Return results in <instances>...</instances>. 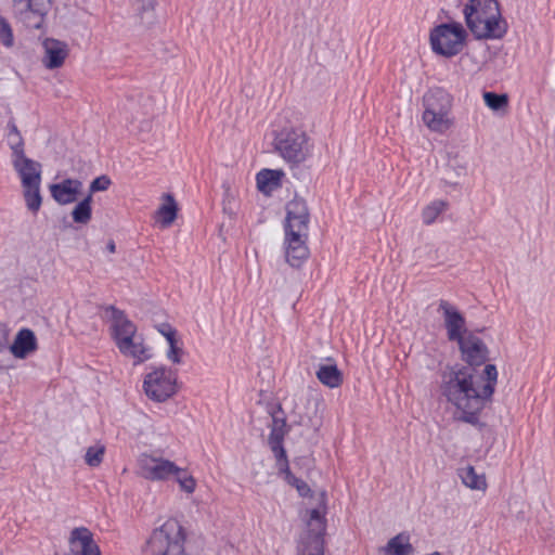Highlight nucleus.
Here are the masks:
<instances>
[{
	"label": "nucleus",
	"instance_id": "38",
	"mask_svg": "<svg viewBox=\"0 0 555 555\" xmlns=\"http://www.w3.org/2000/svg\"><path fill=\"white\" fill-rule=\"evenodd\" d=\"M9 333L5 325L0 323V347L8 345Z\"/></svg>",
	"mask_w": 555,
	"mask_h": 555
},
{
	"label": "nucleus",
	"instance_id": "30",
	"mask_svg": "<svg viewBox=\"0 0 555 555\" xmlns=\"http://www.w3.org/2000/svg\"><path fill=\"white\" fill-rule=\"evenodd\" d=\"M104 453V446L89 447L85 455L86 463L91 467L99 466L103 461Z\"/></svg>",
	"mask_w": 555,
	"mask_h": 555
},
{
	"label": "nucleus",
	"instance_id": "1",
	"mask_svg": "<svg viewBox=\"0 0 555 555\" xmlns=\"http://www.w3.org/2000/svg\"><path fill=\"white\" fill-rule=\"evenodd\" d=\"M464 365L449 366L441 374V393L453 404L459 414L455 418L482 429L479 414L491 400L498 370L494 364H486L489 349L483 340L469 332L457 341Z\"/></svg>",
	"mask_w": 555,
	"mask_h": 555
},
{
	"label": "nucleus",
	"instance_id": "11",
	"mask_svg": "<svg viewBox=\"0 0 555 555\" xmlns=\"http://www.w3.org/2000/svg\"><path fill=\"white\" fill-rule=\"evenodd\" d=\"M139 475L147 480H166L181 472L173 462L162 457L142 454L138 461Z\"/></svg>",
	"mask_w": 555,
	"mask_h": 555
},
{
	"label": "nucleus",
	"instance_id": "17",
	"mask_svg": "<svg viewBox=\"0 0 555 555\" xmlns=\"http://www.w3.org/2000/svg\"><path fill=\"white\" fill-rule=\"evenodd\" d=\"M10 347L15 358H27L38 349L37 337L34 331L27 327L20 330Z\"/></svg>",
	"mask_w": 555,
	"mask_h": 555
},
{
	"label": "nucleus",
	"instance_id": "29",
	"mask_svg": "<svg viewBox=\"0 0 555 555\" xmlns=\"http://www.w3.org/2000/svg\"><path fill=\"white\" fill-rule=\"evenodd\" d=\"M486 105L494 112L503 111L508 106V95L506 93H496L492 91L483 92Z\"/></svg>",
	"mask_w": 555,
	"mask_h": 555
},
{
	"label": "nucleus",
	"instance_id": "44",
	"mask_svg": "<svg viewBox=\"0 0 555 555\" xmlns=\"http://www.w3.org/2000/svg\"><path fill=\"white\" fill-rule=\"evenodd\" d=\"M149 4H152V0H149Z\"/></svg>",
	"mask_w": 555,
	"mask_h": 555
},
{
	"label": "nucleus",
	"instance_id": "14",
	"mask_svg": "<svg viewBox=\"0 0 555 555\" xmlns=\"http://www.w3.org/2000/svg\"><path fill=\"white\" fill-rule=\"evenodd\" d=\"M82 182L77 179L67 178L59 183L50 185L53 199L60 205L75 203L81 193Z\"/></svg>",
	"mask_w": 555,
	"mask_h": 555
},
{
	"label": "nucleus",
	"instance_id": "12",
	"mask_svg": "<svg viewBox=\"0 0 555 555\" xmlns=\"http://www.w3.org/2000/svg\"><path fill=\"white\" fill-rule=\"evenodd\" d=\"M272 416L271 431L268 438V444L273 452L276 462L281 463L287 456L286 450L284 449L283 441L285 436L288 434L291 426L287 425L286 417L282 405L279 403L270 411Z\"/></svg>",
	"mask_w": 555,
	"mask_h": 555
},
{
	"label": "nucleus",
	"instance_id": "35",
	"mask_svg": "<svg viewBox=\"0 0 555 555\" xmlns=\"http://www.w3.org/2000/svg\"><path fill=\"white\" fill-rule=\"evenodd\" d=\"M111 183L112 181L107 176H100L90 183L89 194L92 195L95 192L106 191L109 188Z\"/></svg>",
	"mask_w": 555,
	"mask_h": 555
},
{
	"label": "nucleus",
	"instance_id": "26",
	"mask_svg": "<svg viewBox=\"0 0 555 555\" xmlns=\"http://www.w3.org/2000/svg\"><path fill=\"white\" fill-rule=\"evenodd\" d=\"M92 196L88 194L83 199L78 202L72 210V218L76 223L87 224L92 217Z\"/></svg>",
	"mask_w": 555,
	"mask_h": 555
},
{
	"label": "nucleus",
	"instance_id": "42",
	"mask_svg": "<svg viewBox=\"0 0 555 555\" xmlns=\"http://www.w3.org/2000/svg\"><path fill=\"white\" fill-rule=\"evenodd\" d=\"M485 328H476L475 331H472L474 334L475 333H482Z\"/></svg>",
	"mask_w": 555,
	"mask_h": 555
},
{
	"label": "nucleus",
	"instance_id": "13",
	"mask_svg": "<svg viewBox=\"0 0 555 555\" xmlns=\"http://www.w3.org/2000/svg\"><path fill=\"white\" fill-rule=\"evenodd\" d=\"M439 311H442L443 313L444 326L450 341L457 343L462 340L467 333H469L465 328V318L449 301L441 299L439 302Z\"/></svg>",
	"mask_w": 555,
	"mask_h": 555
},
{
	"label": "nucleus",
	"instance_id": "10",
	"mask_svg": "<svg viewBox=\"0 0 555 555\" xmlns=\"http://www.w3.org/2000/svg\"><path fill=\"white\" fill-rule=\"evenodd\" d=\"M177 372L165 366L155 369L146 374L143 388L146 396L156 401L164 402L176 393Z\"/></svg>",
	"mask_w": 555,
	"mask_h": 555
},
{
	"label": "nucleus",
	"instance_id": "31",
	"mask_svg": "<svg viewBox=\"0 0 555 555\" xmlns=\"http://www.w3.org/2000/svg\"><path fill=\"white\" fill-rule=\"evenodd\" d=\"M0 42L7 48H11L14 44V36H13L12 27H11L10 23L8 22V20L4 18L1 14H0Z\"/></svg>",
	"mask_w": 555,
	"mask_h": 555
},
{
	"label": "nucleus",
	"instance_id": "40",
	"mask_svg": "<svg viewBox=\"0 0 555 555\" xmlns=\"http://www.w3.org/2000/svg\"><path fill=\"white\" fill-rule=\"evenodd\" d=\"M8 135H11V134H14L16 132H20V130L17 129V126L15 124V121L13 119L9 120L8 121Z\"/></svg>",
	"mask_w": 555,
	"mask_h": 555
},
{
	"label": "nucleus",
	"instance_id": "22",
	"mask_svg": "<svg viewBox=\"0 0 555 555\" xmlns=\"http://www.w3.org/2000/svg\"><path fill=\"white\" fill-rule=\"evenodd\" d=\"M409 535L399 533L391 538L384 551L387 555H412L414 553L413 545L409 542Z\"/></svg>",
	"mask_w": 555,
	"mask_h": 555
},
{
	"label": "nucleus",
	"instance_id": "19",
	"mask_svg": "<svg viewBox=\"0 0 555 555\" xmlns=\"http://www.w3.org/2000/svg\"><path fill=\"white\" fill-rule=\"evenodd\" d=\"M70 544H80V555H101L99 545L94 542L91 531L85 527L75 528L70 532Z\"/></svg>",
	"mask_w": 555,
	"mask_h": 555
},
{
	"label": "nucleus",
	"instance_id": "4",
	"mask_svg": "<svg viewBox=\"0 0 555 555\" xmlns=\"http://www.w3.org/2000/svg\"><path fill=\"white\" fill-rule=\"evenodd\" d=\"M111 313V335L119 351L135 359L138 362L147 360L151 356L145 348L142 337L137 335V325L128 319L125 311L109 305L104 308Z\"/></svg>",
	"mask_w": 555,
	"mask_h": 555
},
{
	"label": "nucleus",
	"instance_id": "28",
	"mask_svg": "<svg viewBox=\"0 0 555 555\" xmlns=\"http://www.w3.org/2000/svg\"><path fill=\"white\" fill-rule=\"evenodd\" d=\"M448 207V203L446 201L437 199L427 205L422 212L423 222L425 224H431L436 221L441 212H443Z\"/></svg>",
	"mask_w": 555,
	"mask_h": 555
},
{
	"label": "nucleus",
	"instance_id": "23",
	"mask_svg": "<svg viewBox=\"0 0 555 555\" xmlns=\"http://www.w3.org/2000/svg\"><path fill=\"white\" fill-rule=\"evenodd\" d=\"M318 379L330 388L338 387L343 383L341 372L336 364H322L317 371Z\"/></svg>",
	"mask_w": 555,
	"mask_h": 555
},
{
	"label": "nucleus",
	"instance_id": "32",
	"mask_svg": "<svg viewBox=\"0 0 555 555\" xmlns=\"http://www.w3.org/2000/svg\"><path fill=\"white\" fill-rule=\"evenodd\" d=\"M176 476V480L178 481L181 490L186 493H193L196 487V481L193 476L189 475L184 469L181 468L180 473L172 474Z\"/></svg>",
	"mask_w": 555,
	"mask_h": 555
},
{
	"label": "nucleus",
	"instance_id": "24",
	"mask_svg": "<svg viewBox=\"0 0 555 555\" xmlns=\"http://www.w3.org/2000/svg\"><path fill=\"white\" fill-rule=\"evenodd\" d=\"M165 203L157 209L156 215L163 227H169L177 218L178 206L171 194H165Z\"/></svg>",
	"mask_w": 555,
	"mask_h": 555
},
{
	"label": "nucleus",
	"instance_id": "5",
	"mask_svg": "<svg viewBox=\"0 0 555 555\" xmlns=\"http://www.w3.org/2000/svg\"><path fill=\"white\" fill-rule=\"evenodd\" d=\"M185 529L177 519H168L160 527L155 528L145 546L143 555H186Z\"/></svg>",
	"mask_w": 555,
	"mask_h": 555
},
{
	"label": "nucleus",
	"instance_id": "37",
	"mask_svg": "<svg viewBox=\"0 0 555 555\" xmlns=\"http://www.w3.org/2000/svg\"><path fill=\"white\" fill-rule=\"evenodd\" d=\"M156 328L165 338L169 335V332H175L176 330L169 323H160Z\"/></svg>",
	"mask_w": 555,
	"mask_h": 555
},
{
	"label": "nucleus",
	"instance_id": "3",
	"mask_svg": "<svg viewBox=\"0 0 555 555\" xmlns=\"http://www.w3.org/2000/svg\"><path fill=\"white\" fill-rule=\"evenodd\" d=\"M462 13L476 40H500L507 34L508 24L498 0H468Z\"/></svg>",
	"mask_w": 555,
	"mask_h": 555
},
{
	"label": "nucleus",
	"instance_id": "39",
	"mask_svg": "<svg viewBox=\"0 0 555 555\" xmlns=\"http://www.w3.org/2000/svg\"><path fill=\"white\" fill-rule=\"evenodd\" d=\"M166 340L169 347H172V345H178L177 331L175 330V332H169V335L166 337Z\"/></svg>",
	"mask_w": 555,
	"mask_h": 555
},
{
	"label": "nucleus",
	"instance_id": "25",
	"mask_svg": "<svg viewBox=\"0 0 555 555\" xmlns=\"http://www.w3.org/2000/svg\"><path fill=\"white\" fill-rule=\"evenodd\" d=\"M459 476L462 479V482L470 489L485 490L487 488L485 476L478 475L475 468L470 465L461 468L459 470Z\"/></svg>",
	"mask_w": 555,
	"mask_h": 555
},
{
	"label": "nucleus",
	"instance_id": "34",
	"mask_svg": "<svg viewBox=\"0 0 555 555\" xmlns=\"http://www.w3.org/2000/svg\"><path fill=\"white\" fill-rule=\"evenodd\" d=\"M14 356L11 351V347L8 348L7 345L0 347V371H5L13 367Z\"/></svg>",
	"mask_w": 555,
	"mask_h": 555
},
{
	"label": "nucleus",
	"instance_id": "8",
	"mask_svg": "<svg viewBox=\"0 0 555 555\" xmlns=\"http://www.w3.org/2000/svg\"><path fill=\"white\" fill-rule=\"evenodd\" d=\"M425 111L423 113L424 124L435 132L443 133L453 124L450 118L453 98L442 88L429 90L424 95Z\"/></svg>",
	"mask_w": 555,
	"mask_h": 555
},
{
	"label": "nucleus",
	"instance_id": "7",
	"mask_svg": "<svg viewBox=\"0 0 555 555\" xmlns=\"http://www.w3.org/2000/svg\"><path fill=\"white\" fill-rule=\"evenodd\" d=\"M276 153L292 167L306 162L311 155V145L306 131L298 127H284L274 137Z\"/></svg>",
	"mask_w": 555,
	"mask_h": 555
},
{
	"label": "nucleus",
	"instance_id": "6",
	"mask_svg": "<svg viewBox=\"0 0 555 555\" xmlns=\"http://www.w3.org/2000/svg\"><path fill=\"white\" fill-rule=\"evenodd\" d=\"M467 38V29L455 21L436 25L429 33L433 52L447 59L460 54L466 46Z\"/></svg>",
	"mask_w": 555,
	"mask_h": 555
},
{
	"label": "nucleus",
	"instance_id": "27",
	"mask_svg": "<svg viewBox=\"0 0 555 555\" xmlns=\"http://www.w3.org/2000/svg\"><path fill=\"white\" fill-rule=\"evenodd\" d=\"M40 183H31V185H24L23 195L26 203V207L31 212L36 214L42 204V196L40 194Z\"/></svg>",
	"mask_w": 555,
	"mask_h": 555
},
{
	"label": "nucleus",
	"instance_id": "43",
	"mask_svg": "<svg viewBox=\"0 0 555 555\" xmlns=\"http://www.w3.org/2000/svg\"><path fill=\"white\" fill-rule=\"evenodd\" d=\"M464 172V167H461L460 171H457V176L462 175Z\"/></svg>",
	"mask_w": 555,
	"mask_h": 555
},
{
	"label": "nucleus",
	"instance_id": "33",
	"mask_svg": "<svg viewBox=\"0 0 555 555\" xmlns=\"http://www.w3.org/2000/svg\"><path fill=\"white\" fill-rule=\"evenodd\" d=\"M8 143L10 149L12 150V157L17 158L25 155L24 152V139L21 132H16L14 134L8 135Z\"/></svg>",
	"mask_w": 555,
	"mask_h": 555
},
{
	"label": "nucleus",
	"instance_id": "16",
	"mask_svg": "<svg viewBox=\"0 0 555 555\" xmlns=\"http://www.w3.org/2000/svg\"><path fill=\"white\" fill-rule=\"evenodd\" d=\"M42 46L44 49L43 65L48 69L61 67L68 54L66 43L53 38H47Z\"/></svg>",
	"mask_w": 555,
	"mask_h": 555
},
{
	"label": "nucleus",
	"instance_id": "20",
	"mask_svg": "<svg viewBox=\"0 0 555 555\" xmlns=\"http://www.w3.org/2000/svg\"><path fill=\"white\" fill-rule=\"evenodd\" d=\"M278 466H279L280 474L284 475L285 481L288 485H291L292 487H295L300 496L307 498V496L311 495L312 491H311L310 487L308 486V483L306 481H304L302 479L297 478L291 472L287 456L285 457V460H282L281 463H278Z\"/></svg>",
	"mask_w": 555,
	"mask_h": 555
},
{
	"label": "nucleus",
	"instance_id": "36",
	"mask_svg": "<svg viewBox=\"0 0 555 555\" xmlns=\"http://www.w3.org/2000/svg\"><path fill=\"white\" fill-rule=\"evenodd\" d=\"M183 353V349L179 347V345H172V347H169V350L167 352V358L176 364L181 363V356Z\"/></svg>",
	"mask_w": 555,
	"mask_h": 555
},
{
	"label": "nucleus",
	"instance_id": "41",
	"mask_svg": "<svg viewBox=\"0 0 555 555\" xmlns=\"http://www.w3.org/2000/svg\"><path fill=\"white\" fill-rule=\"evenodd\" d=\"M106 249L109 251V253H115L116 251V244L113 240H109L107 245H106Z\"/></svg>",
	"mask_w": 555,
	"mask_h": 555
},
{
	"label": "nucleus",
	"instance_id": "21",
	"mask_svg": "<svg viewBox=\"0 0 555 555\" xmlns=\"http://www.w3.org/2000/svg\"><path fill=\"white\" fill-rule=\"evenodd\" d=\"M283 176L284 173L281 170L262 169L256 176L257 186L262 192L278 189Z\"/></svg>",
	"mask_w": 555,
	"mask_h": 555
},
{
	"label": "nucleus",
	"instance_id": "2",
	"mask_svg": "<svg viewBox=\"0 0 555 555\" xmlns=\"http://www.w3.org/2000/svg\"><path fill=\"white\" fill-rule=\"evenodd\" d=\"M310 214L306 201L295 196L286 205L285 258L293 268H300L309 257L307 246Z\"/></svg>",
	"mask_w": 555,
	"mask_h": 555
},
{
	"label": "nucleus",
	"instance_id": "9",
	"mask_svg": "<svg viewBox=\"0 0 555 555\" xmlns=\"http://www.w3.org/2000/svg\"><path fill=\"white\" fill-rule=\"evenodd\" d=\"M325 514L326 493L322 492L320 495V507L310 511L308 541L302 548V555H324Z\"/></svg>",
	"mask_w": 555,
	"mask_h": 555
},
{
	"label": "nucleus",
	"instance_id": "18",
	"mask_svg": "<svg viewBox=\"0 0 555 555\" xmlns=\"http://www.w3.org/2000/svg\"><path fill=\"white\" fill-rule=\"evenodd\" d=\"M51 0L44 1L42 4L43 10L41 12H35L36 8H28L25 4H14L15 12L18 18L25 24L27 28L39 29L43 24L44 16L49 10Z\"/></svg>",
	"mask_w": 555,
	"mask_h": 555
},
{
	"label": "nucleus",
	"instance_id": "15",
	"mask_svg": "<svg viewBox=\"0 0 555 555\" xmlns=\"http://www.w3.org/2000/svg\"><path fill=\"white\" fill-rule=\"evenodd\" d=\"M13 167L18 173L22 186L41 182V164L26 155L12 159Z\"/></svg>",
	"mask_w": 555,
	"mask_h": 555
}]
</instances>
